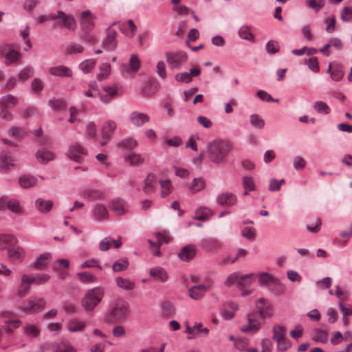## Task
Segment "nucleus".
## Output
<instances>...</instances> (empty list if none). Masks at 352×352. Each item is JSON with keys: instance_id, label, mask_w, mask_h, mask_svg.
<instances>
[{"instance_id": "obj_1", "label": "nucleus", "mask_w": 352, "mask_h": 352, "mask_svg": "<svg viewBox=\"0 0 352 352\" xmlns=\"http://www.w3.org/2000/svg\"><path fill=\"white\" fill-rule=\"evenodd\" d=\"M233 148L232 143L223 139H214L208 143L206 152L208 158L215 164L225 162Z\"/></svg>"}, {"instance_id": "obj_2", "label": "nucleus", "mask_w": 352, "mask_h": 352, "mask_svg": "<svg viewBox=\"0 0 352 352\" xmlns=\"http://www.w3.org/2000/svg\"><path fill=\"white\" fill-rule=\"evenodd\" d=\"M104 296V290L98 286L85 291L80 300V305L86 313H92L101 303Z\"/></svg>"}, {"instance_id": "obj_3", "label": "nucleus", "mask_w": 352, "mask_h": 352, "mask_svg": "<svg viewBox=\"0 0 352 352\" xmlns=\"http://www.w3.org/2000/svg\"><path fill=\"white\" fill-rule=\"evenodd\" d=\"M127 309L128 306L125 300L121 298L116 299L104 316L105 322L113 323L123 320L126 317Z\"/></svg>"}, {"instance_id": "obj_4", "label": "nucleus", "mask_w": 352, "mask_h": 352, "mask_svg": "<svg viewBox=\"0 0 352 352\" xmlns=\"http://www.w3.org/2000/svg\"><path fill=\"white\" fill-rule=\"evenodd\" d=\"M188 54L182 50L169 51L165 54L168 68L172 71L181 69L188 60Z\"/></svg>"}, {"instance_id": "obj_5", "label": "nucleus", "mask_w": 352, "mask_h": 352, "mask_svg": "<svg viewBox=\"0 0 352 352\" xmlns=\"http://www.w3.org/2000/svg\"><path fill=\"white\" fill-rule=\"evenodd\" d=\"M45 305V302L43 298L31 296L22 302L21 309L27 314H33L42 310Z\"/></svg>"}, {"instance_id": "obj_6", "label": "nucleus", "mask_w": 352, "mask_h": 352, "mask_svg": "<svg viewBox=\"0 0 352 352\" xmlns=\"http://www.w3.org/2000/svg\"><path fill=\"white\" fill-rule=\"evenodd\" d=\"M255 307L261 319L271 318L274 314L272 303L265 298H258L255 302Z\"/></svg>"}, {"instance_id": "obj_7", "label": "nucleus", "mask_w": 352, "mask_h": 352, "mask_svg": "<svg viewBox=\"0 0 352 352\" xmlns=\"http://www.w3.org/2000/svg\"><path fill=\"white\" fill-rule=\"evenodd\" d=\"M248 322L241 327V331L245 333H256L261 329L262 323L254 313L247 316Z\"/></svg>"}, {"instance_id": "obj_8", "label": "nucleus", "mask_w": 352, "mask_h": 352, "mask_svg": "<svg viewBox=\"0 0 352 352\" xmlns=\"http://www.w3.org/2000/svg\"><path fill=\"white\" fill-rule=\"evenodd\" d=\"M67 156L70 160L78 163L82 162L87 156L85 149L78 144H72L67 151Z\"/></svg>"}, {"instance_id": "obj_9", "label": "nucleus", "mask_w": 352, "mask_h": 352, "mask_svg": "<svg viewBox=\"0 0 352 352\" xmlns=\"http://www.w3.org/2000/svg\"><path fill=\"white\" fill-rule=\"evenodd\" d=\"M58 26L65 28L69 31L73 32L77 28L76 21L72 14H67L63 11H58Z\"/></svg>"}, {"instance_id": "obj_10", "label": "nucleus", "mask_w": 352, "mask_h": 352, "mask_svg": "<svg viewBox=\"0 0 352 352\" xmlns=\"http://www.w3.org/2000/svg\"><path fill=\"white\" fill-rule=\"evenodd\" d=\"M96 16L89 10L80 14V26L84 33H89L94 28Z\"/></svg>"}, {"instance_id": "obj_11", "label": "nucleus", "mask_w": 352, "mask_h": 352, "mask_svg": "<svg viewBox=\"0 0 352 352\" xmlns=\"http://www.w3.org/2000/svg\"><path fill=\"white\" fill-rule=\"evenodd\" d=\"M216 201L221 206L232 207L236 204L237 197L233 192H223L217 197Z\"/></svg>"}, {"instance_id": "obj_12", "label": "nucleus", "mask_w": 352, "mask_h": 352, "mask_svg": "<svg viewBox=\"0 0 352 352\" xmlns=\"http://www.w3.org/2000/svg\"><path fill=\"white\" fill-rule=\"evenodd\" d=\"M155 236L157 238L156 242H153L151 239H148V242L153 247V254L157 256H160L161 255L160 247L161 246L162 243L163 242H169L171 240V237L168 234V233L165 232L162 233L157 232L155 234Z\"/></svg>"}, {"instance_id": "obj_13", "label": "nucleus", "mask_w": 352, "mask_h": 352, "mask_svg": "<svg viewBox=\"0 0 352 352\" xmlns=\"http://www.w3.org/2000/svg\"><path fill=\"white\" fill-rule=\"evenodd\" d=\"M130 122L136 127H141L150 121V117L144 113L133 111L129 116Z\"/></svg>"}, {"instance_id": "obj_14", "label": "nucleus", "mask_w": 352, "mask_h": 352, "mask_svg": "<svg viewBox=\"0 0 352 352\" xmlns=\"http://www.w3.org/2000/svg\"><path fill=\"white\" fill-rule=\"evenodd\" d=\"M124 160L130 166H140L144 163L145 157L140 153L130 151L124 155Z\"/></svg>"}, {"instance_id": "obj_15", "label": "nucleus", "mask_w": 352, "mask_h": 352, "mask_svg": "<svg viewBox=\"0 0 352 352\" xmlns=\"http://www.w3.org/2000/svg\"><path fill=\"white\" fill-rule=\"evenodd\" d=\"M109 208L116 215L121 216L128 212V206L122 199H114L109 204Z\"/></svg>"}, {"instance_id": "obj_16", "label": "nucleus", "mask_w": 352, "mask_h": 352, "mask_svg": "<svg viewBox=\"0 0 352 352\" xmlns=\"http://www.w3.org/2000/svg\"><path fill=\"white\" fill-rule=\"evenodd\" d=\"M32 282L30 278V275L23 274L21 277L20 285L18 287L17 294L21 298L27 295L30 291Z\"/></svg>"}, {"instance_id": "obj_17", "label": "nucleus", "mask_w": 352, "mask_h": 352, "mask_svg": "<svg viewBox=\"0 0 352 352\" xmlns=\"http://www.w3.org/2000/svg\"><path fill=\"white\" fill-rule=\"evenodd\" d=\"M8 255L13 261L21 263L25 258V252L20 246H13L8 249Z\"/></svg>"}, {"instance_id": "obj_18", "label": "nucleus", "mask_w": 352, "mask_h": 352, "mask_svg": "<svg viewBox=\"0 0 352 352\" xmlns=\"http://www.w3.org/2000/svg\"><path fill=\"white\" fill-rule=\"evenodd\" d=\"M206 183L204 178L199 177L194 178L188 184V189L192 194L197 193L206 188Z\"/></svg>"}, {"instance_id": "obj_19", "label": "nucleus", "mask_w": 352, "mask_h": 352, "mask_svg": "<svg viewBox=\"0 0 352 352\" xmlns=\"http://www.w3.org/2000/svg\"><path fill=\"white\" fill-rule=\"evenodd\" d=\"M197 253V249L193 245H188L182 248L179 253V258L184 261H188L193 258Z\"/></svg>"}, {"instance_id": "obj_20", "label": "nucleus", "mask_w": 352, "mask_h": 352, "mask_svg": "<svg viewBox=\"0 0 352 352\" xmlns=\"http://www.w3.org/2000/svg\"><path fill=\"white\" fill-rule=\"evenodd\" d=\"M49 72L55 76L59 77H72V69L64 65H58L50 68Z\"/></svg>"}, {"instance_id": "obj_21", "label": "nucleus", "mask_w": 352, "mask_h": 352, "mask_svg": "<svg viewBox=\"0 0 352 352\" xmlns=\"http://www.w3.org/2000/svg\"><path fill=\"white\" fill-rule=\"evenodd\" d=\"M208 286L204 285H195L189 289V296L195 300H200L204 296Z\"/></svg>"}, {"instance_id": "obj_22", "label": "nucleus", "mask_w": 352, "mask_h": 352, "mask_svg": "<svg viewBox=\"0 0 352 352\" xmlns=\"http://www.w3.org/2000/svg\"><path fill=\"white\" fill-rule=\"evenodd\" d=\"M16 237L10 233H0V250H6L9 245L16 243Z\"/></svg>"}, {"instance_id": "obj_23", "label": "nucleus", "mask_w": 352, "mask_h": 352, "mask_svg": "<svg viewBox=\"0 0 352 352\" xmlns=\"http://www.w3.org/2000/svg\"><path fill=\"white\" fill-rule=\"evenodd\" d=\"M117 32L114 30H111L107 34L106 38L103 40V45L107 50H113L117 46L116 41Z\"/></svg>"}, {"instance_id": "obj_24", "label": "nucleus", "mask_w": 352, "mask_h": 352, "mask_svg": "<svg viewBox=\"0 0 352 352\" xmlns=\"http://www.w3.org/2000/svg\"><path fill=\"white\" fill-rule=\"evenodd\" d=\"M311 337L315 342L326 343L329 340V333L326 330L315 329L312 331Z\"/></svg>"}, {"instance_id": "obj_25", "label": "nucleus", "mask_w": 352, "mask_h": 352, "mask_svg": "<svg viewBox=\"0 0 352 352\" xmlns=\"http://www.w3.org/2000/svg\"><path fill=\"white\" fill-rule=\"evenodd\" d=\"M35 206L40 212L45 214L52 210L53 202L51 200L38 198L35 201Z\"/></svg>"}, {"instance_id": "obj_26", "label": "nucleus", "mask_w": 352, "mask_h": 352, "mask_svg": "<svg viewBox=\"0 0 352 352\" xmlns=\"http://www.w3.org/2000/svg\"><path fill=\"white\" fill-rule=\"evenodd\" d=\"M8 210L16 215L20 216L23 214V208L21 202L16 199H11L7 201Z\"/></svg>"}, {"instance_id": "obj_27", "label": "nucleus", "mask_w": 352, "mask_h": 352, "mask_svg": "<svg viewBox=\"0 0 352 352\" xmlns=\"http://www.w3.org/2000/svg\"><path fill=\"white\" fill-rule=\"evenodd\" d=\"M36 157L40 162L46 163L53 160L55 158V155L50 151L43 148L36 153Z\"/></svg>"}, {"instance_id": "obj_28", "label": "nucleus", "mask_w": 352, "mask_h": 352, "mask_svg": "<svg viewBox=\"0 0 352 352\" xmlns=\"http://www.w3.org/2000/svg\"><path fill=\"white\" fill-rule=\"evenodd\" d=\"M67 328L70 332L82 331L85 328V323L78 318H73L68 321Z\"/></svg>"}, {"instance_id": "obj_29", "label": "nucleus", "mask_w": 352, "mask_h": 352, "mask_svg": "<svg viewBox=\"0 0 352 352\" xmlns=\"http://www.w3.org/2000/svg\"><path fill=\"white\" fill-rule=\"evenodd\" d=\"M38 182L36 177L32 175H24L20 177L19 184L23 188H29L34 186Z\"/></svg>"}, {"instance_id": "obj_30", "label": "nucleus", "mask_w": 352, "mask_h": 352, "mask_svg": "<svg viewBox=\"0 0 352 352\" xmlns=\"http://www.w3.org/2000/svg\"><path fill=\"white\" fill-rule=\"evenodd\" d=\"M149 274L162 282H165L168 280V274L164 269L161 267H155L150 270Z\"/></svg>"}, {"instance_id": "obj_31", "label": "nucleus", "mask_w": 352, "mask_h": 352, "mask_svg": "<svg viewBox=\"0 0 352 352\" xmlns=\"http://www.w3.org/2000/svg\"><path fill=\"white\" fill-rule=\"evenodd\" d=\"M116 285L122 289L131 291L135 288V283L133 280L123 277H117L116 279Z\"/></svg>"}, {"instance_id": "obj_32", "label": "nucleus", "mask_w": 352, "mask_h": 352, "mask_svg": "<svg viewBox=\"0 0 352 352\" xmlns=\"http://www.w3.org/2000/svg\"><path fill=\"white\" fill-rule=\"evenodd\" d=\"M92 213L94 217L97 221H102L103 219H105L109 216V213L107 208L101 204H97L94 207Z\"/></svg>"}, {"instance_id": "obj_33", "label": "nucleus", "mask_w": 352, "mask_h": 352, "mask_svg": "<svg viewBox=\"0 0 352 352\" xmlns=\"http://www.w3.org/2000/svg\"><path fill=\"white\" fill-rule=\"evenodd\" d=\"M212 214V212L208 207L199 206L195 210L194 219L197 220H204L210 217Z\"/></svg>"}, {"instance_id": "obj_34", "label": "nucleus", "mask_w": 352, "mask_h": 352, "mask_svg": "<svg viewBox=\"0 0 352 352\" xmlns=\"http://www.w3.org/2000/svg\"><path fill=\"white\" fill-rule=\"evenodd\" d=\"M116 123L113 120L107 121L102 129V135L104 138L109 139L116 129Z\"/></svg>"}, {"instance_id": "obj_35", "label": "nucleus", "mask_w": 352, "mask_h": 352, "mask_svg": "<svg viewBox=\"0 0 352 352\" xmlns=\"http://www.w3.org/2000/svg\"><path fill=\"white\" fill-rule=\"evenodd\" d=\"M120 29L121 31H123L124 33L128 37H133L136 32V26L133 20L130 19L126 23L122 24L120 26Z\"/></svg>"}, {"instance_id": "obj_36", "label": "nucleus", "mask_w": 352, "mask_h": 352, "mask_svg": "<svg viewBox=\"0 0 352 352\" xmlns=\"http://www.w3.org/2000/svg\"><path fill=\"white\" fill-rule=\"evenodd\" d=\"M96 65V60L94 58H88L79 64V69L85 74L90 73Z\"/></svg>"}, {"instance_id": "obj_37", "label": "nucleus", "mask_w": 352, "mask_h": 352, "mask_svg": "<svg viewBox=\"0 0 352 352\" xmlns=\"http://www.w3.org/2000/svg\"><path fill=\"white\" fill-rule=\"evenodd\" d=\"M286 328L280 324H276L272 327V338L276 342L286 338Z\"/></svg>"}, {"instance_id": "obj_38", "label": "nucleus", "mask_w": 352, "mask_h": 352, "mask_svg": "<svg viewBox=\"0 0 352 352\" xmlns=\"http://www.w3.org/2000/svg\"><path fill=\"white\" fill-rule=\"evenodd\" d=\"M267 289L275 295L283 294L286 290L285 286L276 278H274Z\"/></svg>"}, {"instance_id": "obj_39", "label": "nucleus", "mask_w": 352, "mask_h": 352, "mask_svg": "<svg viewBox=\"0 0 352 352\" xmlns=\"http://www.w3.org/2000/svg\"><path fill=\"white\" fill-rule=\"evenodd\" d=\"M111 65L108 63H103L100 65L99 73L96 78L99 81H102L107 79L111 74Z\"/></svg>"}, {"instance_id": "obj_40", "label": "nucleus", "mask_w": 352, "mask_h": 352, "mask_svg": "<svg viewBox=\"0 0 352 352\" xmlns=\"http://www.w3.org/2000/svg\"><path fill=\"white\" fill-rule=\"evenodd\" d=\"M160 185L161 188L160 195L162 197H165L172 192L173 187L170 179L160 180Z\"/></svg>"}, {"instance_id": "obj_41", "label": "nucleus", "mask_w": 352, "mask_h": 352, "mask_svg": "<svg viewBox=\"0 0 352 352\" xmlns=\"http://www.w3.org/2000/svg\"><path fill=\"white\" fill-rule=\"evenodd\" d=\"M51 254L50 253H44L41 254L35 261L34 265L38 270L44 269L51 260Z\"/></svg>"}, {"instance_id": "obj_42", "label": "nucleus", "mask_w": 352, "mask_h": 352, "mask_svg": "<svg viewBox=\"0 0 352 352\" xmlns=\"http://www.w3.org/2000/svg\"><path fill=\"white\" fill-rule=\"evenodd\" d=\"M258 283L259 285L263 287L268 288L272 285V281L274 280V277L267 272H262L258 274Z\"/></svg>"}, {"instance_id": "obj_43", "label": "nucleus", "mask_w": 352, "mask_h": 352, "mask_svg": "<svg viewBox=\"0 0 352 352\" xmlns=\"http://www.w3.org/2000/svg\"><path fill=\"white\" fill-rule=\"evenodd\" d=\"M18 100L12 95H7L1 98L0 107L5 109L13 108L17 104Z\"/></svg>"}, {"instance_id": "obj_44", "label": "nucleus", "mask_w": 352, "mask_h": 352, "mask_svg": "<svg viewBox=\"0 0 352 352\" xmlns=\"http://www.w3.org/2000/svg\"><path fill=\"white\" fill-rule=\"evenodd\" d=\"M239 36L241 39L247 40L249 41H254V36L251 32L250 28L247 25L241 27L239 30Z\"/></svg>"}, {"instance_id": "obj_45", "label": "nucleus", "mask_w": 352, "mask_h": 352, "mask_svg": "<svg viewBox=\"0 0 352 352\" xmlns=\"http://www.w3.org/2000/svg\"><path fill=\"white\" fill-rule=\"evenodd\" d=\"M250 122L253 128L262 129L265 126V120L258 114H252L250 116Z\"/></svg>"}, {"instance_id": "obj_46", "label": "nucleus", "mask_w": 352, "mask_h": 352, "mask_svg": "<svg viewBox=\"0 0 352 352\" xmlns=\"http://www.w3.org/2000/svg\"><path fill=\"white\" fill-rule=\"evenodd\" d=\"M78 276L80 280L85 284L94 283L97 280L96 276L94 274L88 272H80L78 274Z\"/></svg>"}, {"instance_id": "obj_47", "label": "nucleus", "mask_w": 352, "mask_h": 352, "mask_svg": "<svg viewBox=\"0 0 352 352\" xmlns=\"http://www.w3.org/2000/svg\"><path fill=\"white\" fill-rule=\"evenodd\" d=\"M344 74L342 66L339 64H336L333 65L331 78L333 80L338 82L343 78Z\"/></svg>"}, {"instance_id": "obj_48", "label": "nucleus", "mask_w": 352, "mask_h": 352, "mask_svg": "<svg viewBox=\"0 0 352 352\" xmlns=\"http://www.w3.org/2000/svg\"><path fill=\"white\" fill-rule=\"evenodd\" d=\"M14 166V160L11 156L2 154L0 155V166L3 169H10Z\"/></svg>"}, {"instance_id": "obj_49", "label": "nucleus", "mask_w": 352, "mask_h": 352, "mask_svg": "<svg viewBox=\"0 0 352 352\" xmlns=\"http://www.w3.org/2000/svg\"><path fill=\"white\" fill-rule=\"evenodd\" d=\"M54 352H76L74 346L67 342H61L53 347Z\"/></svg>"}, {"instance_id": "obj_50", "label": "nucleus", "mask_w": 352, "mask_h": 352, "mask_svg": "<svg viewBox=\"0 0 352 352\" xmlns=\"http://www.w3.org/2000/svg\"><path fill=\"white\" fill-rule=\"evenodd\" d=\"M26 133L25 130L23 127L12 126L8 130V135L15 139H21Z\"/></svg>"}, {"instance_id": "obj_51", "label": "nucleus", "mask_w": 352, "mask_h": 352, "mask_svg": "<svg viewBox=\"0 0 352 352\" xmlns=\"http://www.w3.org/2000/svg\"><path fill=\"white\" fill-rule=\"evenodd\" d=\"M138 146V142L136 140L128 138L124 140H122L119 143V146L120 148L127 149V150H132Z\"/></svg>"}, {"instance_id": "obj_52", "label": "nucleus", "mask_w": 352, "mask_h": 352, "mask_svg": "<svg viewBox=\"0 0 352 352\" xmlns=\"http://www.w3.org/2000/svg\"><path fill=\"white\" fill-rule=\"evenodd\" d=\"M129 263L126 259H120L114 262L112 266L114 272H120L126 270Z\"/></svg>"}, {"instance_id": "obj_53", "label": "nucleus", "mask_w": 352, "mask_h": 352, "mask_svg": "<svg viewBox=\"0 0 352 352\" xmlns=\"http://www.w3.org/2000/svg\"><path fill=\"white\" fill-rule=\"evenodd\" d=\"M155 182L156 178L155 175L152 173L148 174L146 178L144 179V190L145 192L152 191L155 187Z\"/></svg>"}, {"instance_id": "obj_54", "label": "nucleus", "mask_w": 352, "mask_h": 352, "mask_svg": "<svg viewBox=\"0 0 352 352\" xmlns=\"http://www.w3.org/2000/svg\"><path fill=\"white\" fill-rule=\"evenodd\" d=\"M24 332L28 337L36 338L40 334V329L34 324H28L24 327Z\"/></svg>"}, {"instance_id": "obj_55", "label": "nucleus", "mask_w": 352, "mask_h": 352, "mask_svg": "<svg viewBox=\"0 0 352 352\" xmlns=\"http://www.w3.org/2000/svg\"><path fill=\"white\" fill-rule=\"evenodd\" d=\"M83 51V46L76 43H72L66 47V52L69 54H81Z\"/></svg>"}, {"instance_id": "obj_56", "label": "nucleus", "mask_w": 352, "mask_h": 352, "mask_svg": "<svg viewBox=\"0 0 352 352\" xmlns=\"http://www.w3.org/2000/svg\"><path fill=\"white\" fill-rule=\"evenodd\" d=\"M314 107L320 114L327 115L330 112V108L327 104L322 101H316L314 104Z\"/></svg>"}, {"instance_id": "obj_57", "label": "nucleus", "mask_w": 352, "mask_h": 352, "mask_svg": "<svg viewBox=\"0 0 352 352\" xmlns=\"http://www.w3.org/2000/svg\"><path fill=\"white\" fill-rule=\"evenodd\" d=\"M30 278L32 283L42 285L47 283L50 280V276L47 274H38L34 276L30 275Z\"/></svg>"}, {"instance_id": "obj_58", "label": "nucleus", "mask_w": 352, "mask_h": 352, "mask_svg": "<svg viewBox=\"0 0 352 352\" xmlns=\"http://www.w3.org/2000/svg\"><path fill=\"white\" fill-rule=\"evenodd\" d=\"M276 349L278 351L284 352L292 347V342L286 338L276 341Z\"/></svg>"}, {"instance_id": "obj_59", "label": "nucleus", "mask_w": 352, "mask_h": 352, "mask_svg": "<svg viewBox=\"0 0 352 352\" xmlns=\"http://www.w3.org/2000/svg\"><path fill=\"white\" fill-rule=\"evenodd\" d=\"M253 277V274H248L239 277V280L238 281V287L241 289L243 287L250 285L252 283Z\"/></svg>"}, {"instance_id": "obj_60", "label": "nucleus", "mask_w": 352, "mask_h": 352, "mask_svg": "<svg viewBox=\"0 0 352 352\" xmlns=\"http://www.w3.org/2000/svg\"><path fill=\"white\" fill-rule=\"evenodd\" d=\"M340 19L344 22L352 21V6H345L342 9Z\"/></svg>"}, {"instance_id": "obj_61", "label": "nucleus", "mask_w": 352, "mask_h": 352, "mask_svg": "<svg viewBox=\"0 0 352 352\" xmlns=\"http://www.w3.org/2000/svg\"><path fill=\"white\" fill-rule=\"evenodd\" d=\"M279 50L280 46L276 41L270 40L266 44L267 52L270 55L277 53L279 51Z\"/></svg>"}, {"instance_id": "obj_62", "label": "nucleus", "mask_w": 352, "mask_h": 352, "mask_svg": "<svg viewBox=\"0 0 352 352\" xmlns=\"http://www.w3.org/2000/svg\"><path fill=\"white\" fill-rule=\"evenodd\" d=\"M19 57V52L16 50L10 51L5 54V63L6 65H10L12 63L16 62Z\"/></svg>"}, {"instance_id": "obj_63", "label": "nucleus", "mask_w": 352, "mask_h": 352, "mask_svg": "<svg viewBox=\"0 0 352 352\" xmlns=\"http://www.w3.org/2000/svg\"><path fill=\"white\" fill-rule=\"evenodd\" d=\"M249 344L250 342L248 339L239 338L235 341L234 347L240 351H247Z\"/></svg>"}, {"instance_id": "obj_64", "label": "nucleus", "mask_w": 352, "mask_h": 352, "mask_svg": "<svg viewBox=\"0 0 352 352\" xmlns=\"http://www.w3.org/2000/svg\"><path fill=\"white\" fill-rule=\"evenodd\" d=\"M129 66L133 72H137L139 70L141 66V61L138 55L133 54L131 56L129 60Z\"/></svg>"}]
</instances>
